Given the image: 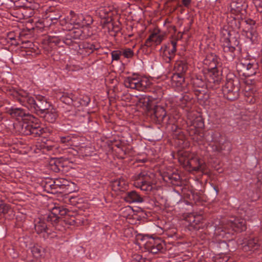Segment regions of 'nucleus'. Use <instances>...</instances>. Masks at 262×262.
I'll list each match as a JSON object with an SVG mask.
<instances>
[{
    "mask_svg": "<svg viewBox=\"0 0 262 262\" xmlns=\"http://www.w3.org/2000/svg\"><path fill=\"white\" fill-rule=\"evenodd\" d=\"M138 99L137 105V106L141 107L145 112L150 114V115H171V113H169L170 106L167 105L165 106L161 105L155 104L151 98L147 95H140L137 96Z\"/></svg>",
    "mask_w": 262,
    "mask_h": 262,
    "instance_id": "f257e3e1",
    "label": "nucleus"
},
{
    "mask_svg": "<svg viewBox=\"0 0 262 262\" xmlns=\"http://www.w3.org/2000/svg\"><path fill=\"white\" fill-rule=\"evenodd\" d=\"M179 162L183 164L188 171H199L204 169V165L201 163L200 159L193 154L187 151H183L179 153Z\"/></svg>",
    "mask_w": 262,
    "mask_h": 262,
    "instance_id": "f03ea898",
    "label": "nucleus"
},
{
    "mask_svg": "<svg viewBox=\"0 0 262 262\" xmlns=\"http://www.w3.org/2000/svg\"><path fill=\"white\" fill-rule=\"evenodd\" d=\"M240 82L238 79L235 76L233 77L227 78V81L222 88L224 97L228 100L234 101L239 96Z\"/></svg>",
    "mask_w": 262,
    "mask_h": 262,
    "instance_id": "7ed1b4c3",
    "label": "nucleus"
},
{
    "mask_svg": "<svg viewBox=\"0 0 262 262\" xmlns=\"http://www.w3.org/2000/svg\"><path fill=\"white\" fill-rule=\"evenodd\" d=\"M205 79L202 76H196L192 80V84L194 90L200 88L202 90L213 89L215 90L220 87L221 81L219 78L213 77L206 73Z\"/></svg>",
    "mask_w": 262,
    "mask_h": 262,
    "instance_id": "20e7f679",
    "label": "nucleus"
},
{
    "mask_svg": "<svg viewBox=\"0 0 262 262\" xmlns=\"http://www.w3.org/2000/svg\"><path fill=\"white\" fill-rule=\"evenodd\" d=\"M132 180L134 182V185L143 191L148 192L153 188L151 178L146 170L135 173L132 177Z\"/></svg>",
    "mask_w": 262,
    "mask_h": 262,
    "instance_id": "39448f33",
    "label": "nucleus"
},
{
    "mask_svg": "<svg viewBox=\"0 0 262 262\" xmlns=\"http://www.w3.org/2000/svg\"><path fill=\"white\" fill-rule=\"evenodd\" d=\"M138 239L142 242L140 244L144 245L145 249L152 254L159 253L163 248L164 243L161 238H154L147 235H139Z\"/></svg>",
    "mask_w": 262,
    "mask_h": 262,
    "instance_id": "423d86ee",
    "label": "nucleus"
},
{
    "mask_svg": "<svg viewBox=\"0 0 262 262\" xmlns=\"http://www.w3.org/2000/svg\"><path fill=\"white\" fill-rule=\"evenodd\" d=\"M150 84V81L146 77H142L136 75L127 77L124 81L125 87L140 91H144Z\"/></svg>",
    "mask_w": 262,
    "mask_h": 262,
    "instance_id": "0eeeda50",
    "label": "nucleus"
},
{
    "mask_svg": "<svg viewBox=\"0 0 262 262\" xmlns=\"http://www.w3.org/2000/svg\"><path fill=\"white\" fill-rule=\"evenodd\" d=\"M203 64L204 68L207 70L206 74L214 78H219V80L221 81V76L217 68V66L219 64V58L216 55L213 53L207 54L203 61Z\"/></svg>",
    "mask_w": 262,
    "mask_h": 262,
    "instance_id": "6e6552de",
    "label": "nucleus"
},
{
    "mask_svg": "<svg viewBox=\"0 0 262 262\" xmlns=\"http://www.w3.org/2000/svg\"><path fill=\"white\" fill-rule=\"evenodd\" d=\"M238 70L243 72V74L250 77L254 75L258 70V65L255 62H250L246 59L242 60L236 66Z\"/></svg>",
    "mask_w": 262,
    "mask_h": 262,
    "instance_id": "1a4fd4ad",
    "label": "nucleus"
},
{
    "mask_svg": "<svg viewBox=\"0 0 262 262\" xmlns=\"http://www.w3.org/2000/svg\"><path fill=\"white\" fill-rule=\"evenodd\" d=\"M92 34L89 28H81L74 27L70 30L68 33V37H72L74 40L81 39L83 40L89 37Z\"/></svg>",
    "mask_w": 262,
    "mask_h": 262,
    "instance_id": "9d476101",
    "label": "nucleus"
},
{
    "mask_svg": "<svg viewBox=\"0 0 262 262\" xmlns=\"http://www.w3.org/2000/svg\"><path fill=\"white\" fill-rule=\"evenodd\" d=\"M234 39V43L233 46L232 45L231 40L228 38L225 39V42L223 45V51L224 53V56L227 59L229 60H233L235 56V46H237L239 41L235 38H232V40Z\"/></svg>",
    "mask_w": 262,
    "mask_h": 262,
    "instance_id": "9b49d317",
    "label": "nucleus"
},
{
    "mask_svg": "<svg viewBox=\"0 0 262 262\" xmlns=\"http://www.w3.org/2000/svg\"><path fill=\"white\" fill-rule=\"evenodd\" d=\"M211 141L212 144L211 148L213 151L221 153L225 150L228 143L222 142L223 139L222 136L219 132H214L212 134Z\"/></svg>",
    "mask_w": 262,
    "mask_h": 262,
    "instance_id": "f8f14e48",
    "label": "nucleus"
},
{
    "mask_svg": "<svg viewBox=\"0 0 262 262\" xmlns=\"http://www.w3.org/2000/svg\"><path fill=\"white\" fill-rule=\"evenodd\" d=\"M95 12L96 15L101 19L100 23L103 27L112 20L111 9L109 7L100 6L96 10Z\"/></svg>",
    "mask_w": 262,
    "mask_h": 262,
    "instance_id": "ddd939ff",
    "label": "nucleus"
},
{
    "mask_svg": "<svg viewBox=\"0 0 262 262\" xmlns=\"http://www.w3.org/2000/svg\"><path fill=\"white\" fill-rule=\"evenodd\" d=\"M225 228H230L235 232H241L247 229L246 221L239 217L232 218L227 222Z\"/></svg>",
    "mask_w": 262,
    "mask_h": 262,
    "instance_id": "4468645a",
    "label": "nucleus"
},
{
    "mask_svg": "<svg viewBox=\"0 0 262 262\" xmlns=\"http://www.w3.org/2000/svg\"><path fill=\"white\" fill-rule=\"evenodd\" d=\"M193 95L192 93L189 92H185L182 94L181 96L180 97L179 100L181 102V106H179L178 108V114H184V112H181L180 110H185L186 112L188 111V107L192 103L193 99Z\"/></svg>",
    "mask_w": 262,
    "mask_h": 262,
    "instance_id": "2eb2a0df",
    "label": "nucleus"
},
{
    "mask_svg": "<svg viewBox=\"0 0 262 262\" xmlns=\"http://www.w3.org/2000/svg\"><path fill=\"white\" fill-rule=\"evenodd\" d=\"M8 94L12 96L14 98L17 100L20 103L24 104L26 102V99L29 94L26 91L11 88L7 90Z\"/></svg>",
    "mask_w": 262,
    "mask_h": 262,
    "instance_id": "dca6fc26",
    "label": "nucleus"
},
{
    "mask_svg": "<svg viewBox=\"0 0 262 262\" xmlns=\"http://www.w3.org/2000/svg\"><path fill=\"white\" fill-rule=\"evenodd\" d=\"M186 221L189 223L188 226L194 230H199L203 228V216L201 215L190 214L186 218Z\"/></svg>",
    "mask_w": 262,
    "mask_h": 262,
    "instance_id": "f3484780",
    "label": "nucleus"
},
{
    "mask_svg": "<svg viewBox=\"0 0 262 262\" xmlns=\"http://www.w3.org/2000/svg\"><path fill=\"white\" fill-rule=\"evenodd\" d=\"M177 40L173 39L171 40L170 43L165 47L163 51V55L168 59L166 62H169L173 58L175 53L177 51ZM167 60V59H165Z\"/></svg>",
    "mask_w": 262,
    "mask_h": 262,
    "instance_id": "a211bd4d",
    "label": "nucleus"
},
{
    "mask_svg": "<svg viewBox=\"0 0 262 262\" xmlns=\"http://www.w3.org/2000/svg\"><path fill=\"white\" fill-rule=\"evenodd\" d=\"M247 5L244 0H232L230 4V12L233 14H238L245 10Z\"/></svg>",
    "mask_w": 262,
    "mask_h": 262,
    "instance_id": "6ab92c4d",
    "label": "nucleus"
},
{
    "mask_svg": "<svg viewBox=\"0 0 262 262\" xmlns=\"http://www.w3.org/2000/svg\"><path fill=\"white\" fill-rule=\"evenodd\" d=\"M36 98L39 102H41V101H43V103H44L43 105H39V110L41 113H45L46 115H53L55 113V110H53V108H51L50 111H49V107L51 106L47 102V99L45 97L38 95L36 96Z\"/></svg>",
    "mask_w": 262,
    "mask_h": 262,
    "instance_id": "aec40b11",
    "label": "nucleus"
},
{
    "mask_svg": "<svg viewBox=\"0 0 262 262\" xmlns=\"http://www.w3.org/2000/svg\"><path fill=\"white\" fill-rule=\"evenodd\" d=\"M164 35L159 34L157 33H153L151 34L148 38L146 40L144 46L150 47L154 43L158 45L162 41L164 38Z\"/></svg>",
    "mask_w": 262,
    "mask_h": 262,
    "instance_id": "412c9836",
    "label": "nucleus"
},
{
    "mask_svg": "<svg viewBox=\"0 0 262 262\" xmlns=\"http://www.w3.org/2000/svg\"><path fill=\"white\" fill-rule=\"evenodd\" d=\"M163 178L164 181L167 183H170L176 186L181 185L182 182L181 177L177 173L173 172L172 173L165 174Z\"/></svg>",
    "mask_w": 262,
    "mask_h": 262,
    "instance_id": "4be33fe9",
    "label": "nucleus"
},
{
    "mask_svg": "<svg viewBox=\"0 0 262 262\" xmlns=\"http://www.w3.org/2000/svg\"><path fill=\"white\" fill-rule=\"evenodd\" d=\"M245 24L248 26L247 27H246V28L247 29V30L246 31V35L248 38H251L252 35V32L253 30V26L255 25V21L251 19H247L245 20H242L241 21L238 20V24H236V25L238 28H240L241 26Z\"/></svg>",
    "mask_w": 262,
    "mask_h": 262,
    "instance_id": "5701e85b",
    "label": "nucleus"
},
{
    "mask_svg": "<svg viewBox=\"0 0 262 262\" xmlns=\"http://www.w3.org/2000/svg\"><path fill=\"white\" fill-rule=\"evenodd\" d=\"M193 93L200 104L204 105L207 102L209 96L206 91V89L194 90Z\"/></svg>",
    "mask_w": 262,
    "mask_h": 262,
    "instance_id": "b1692460",
    "label": "nucleus"
},
{
    "mask_svg": "<svg viewBox=\"0 0 262 262\" xmlns=\"http://www.w3.org/2000/svg\"><path fill=\"white\" fill-rule=\"evenodd\" d=\"M124 200L129 203H142L143 202V198L135 190L127 192L124 197Z\"/></svg>",
    "mask_w": 262,
    "mask_h": 262,
    "instance_id": "393cba45",
    "label": "nucleus"
},
{
    "mask_svg": "<svg viewBox=\"0 0 262 262\" xmlns=\"http://www.w3.org/2000/svg\"><path fill=\"white\" fill-rule=\"evenodd\" d=\"M188 68V63L184 58L177 61L174 66L176 73L184 75L187 71Z\"/></svg>",
    "mask_w": 262,
    "mask_h": 262,
    "instance_id": "a878e982",
    "label": "nucleus"
},
{
    "mask_svg": "<svg viewBox=\"0 0 262 262\" xmlns=\"http://www.w3.org/2000/svg\"><path fill=\"white\" fill-rule=\"evenodd\" d=\"M34 229L37 234L47 232L48 229L45 221L40 218L34 221Z\"/></svg>",
    "mask_w": 262,
    "mask_h": 262,
    "instance_id": "bb28decb",
    "label": "nucleus"
},
{
    "mask_svg": "<svg viewBox=\"0 0 262 262\" xmlns=\"http://www.w3.org/2000/svg\"><path fill=\"white\" fill-rule=\"evenodd\" d=\"M184 81V75L177 73H174L171 78V85L174 87L179 88L181 86Z\"/></svg>",
    "mask_w": 262,
    "mask_h": 262,
    "instance_id": "cd10ccee",
    "label": "nucleus"
},
{
    "mask_svg": "<svg viewBox=\"0 0 262 262\" xmlns=\"http://www.w3.org/2000/svg\"><path fill=\"white\" fill-rule=\"evenodd\" d=\"M82 47L88 54L92 53L95 50H97L100 48V46L98 43L88 42H83Z\"/></svg>",
    "mask_w": 262,
    "mask_h": 262,
    "instance_id": "c85d7f7f",
    "label": "nucleus"
},
{
    "mask_svg": "<svg viewBox=\"0 0 262 262\" xmlns=\"http://www.w3.org/2000/svg\"><path fill=\"white\" fill-rule=\"evenodd\" d=\"M69 212V211L63 207L55 206L52 209V211L49 213V214L56 216H64L67 215L70 216V214H68Z\"/></svg>",
    "mask_w": 262,
    "mask_h": 262,
    "instance_id": "c756f323",
    "label": "nucleus"
},
{
    "mask_svg": "<svg viewBox=\"0 0 262 262\" xmlns=\"http://www.w3.org/2000/svg\"><path fill=\"white\" fill-rule=\"evenodd\" d=\"M113 187L116 191H123L126 188V181L123 178H119L113 182Z\"/></svg>",
    "mask_w": 262,
    "mask_h": 262,
    "instance_id": "7c9ffc66",
    "label": "nucleus"
},
{
    "mask_svg": "<svg viewBox=\"0 0 262 262\" xmlns=\"http://www.w3.org/2000/svg\"><path fill=\"white\" fill-rule=\"evenodd\" d=\"M260 245V242L257 237H251L248 240L245 246L247 247L249 250H253L257 249Z\"/></svg>",
    "mask_w": 262,
    "mask_h": 262,
    "instance_id": "2f4dec72",
    "label": "nucleus"
},
{
    "mask_svg": "<svg viewBox=\"0 0 262 262\" xmlns=\"http://www.w3.org/2000/svg\"><path fill=\"white\" fill-rule=\"evenodd\" d=\"M77 97L72 93H64L60 98V100L63 103L70 104L72 102L76 101Z\"/></svg>",
    "mask_w": 262,
    "mask_h": 262,
    "instance_id": "473e14b6",
    "label": "nucleus"
},
{
    "mask_svg": "<svg viewBox=\"0 0 262 262\" xmlns=\"http://www.w3.org/2000/svg\"><path fill=\"white\" fill-rule=\"evenodd\" d=\"M133 209L130 206L122 208L119 210V215L124 218L130 219L132 216Z\"/></svg>",
    "mask_w": 262,
    "mask_h": 262,
    "instance_id": "72a5a7b5",
    "label": "nucleus"
},
{
    "mask_svg": "<svg viewBox=\"0 0 262 262\" xmlns=\"http://www.w3.org/2000/svg\"><path fill=\"white\" fill-rule=\"evenodd\" d=\"M82 18L81 28H89L93 22V17L90 15L82 14Z\"/></svg>",
    "mask_w": 262,
    "mask_h": 262,
    "instance_id": "f704fd0d",
    "label": "nucleus"
},
{
    "mask_svg": "<svg viewBox=\"0 0 262 262\" xmlns=\"http://www.w3.org/2000/svg\"><path fill=\"white\" fill-rule=\"evenodd\" d=\"M82 14L73 15L70 20V24L74 25V27L77 26V27H81L82 23Z\"/></svg>",
    "mask_w": 262,
    "mask_h": 262,
    "instance_id": "c9c22d12",
    "label": "nucleus"
},
{
    "mask_svg": "<svg viewBox=\"0 0 262 262\" xmlns=\"http://www.w3.org/2000/svg\"><path fill=\"white\" fill-rule=\"evenodd\" d=\"M46 220L48 222L51 223L53 226H56L61 221L59 216H56L53 214H48Z\"/></svg>",
    "mask_w": 262,
    "mask_h": 262,
    "instance_id": "e433bc0d",
    "label": "nucleus"
},
{
    "mask_svg": "<svg viewBox=\"0 0 262 262\" xmlns=\"http://www.w3.org/2000/svg\"><path fill=\"white\" fill-rule=\"evenodd\" d=\"M33 256L36 258L40 257L43 253L42 248L38 245H35L31 248Z\"/></svg>",
    "mask_w": 262,
    "mask_h": 262,
    "instance_id": "4c0bfd02",
    "label": "nucleus"
},
{
    "mask_svg": "<svg viewBox=\"0 0 262 262\" xmlns=\"http://www.w3.org/2000/svg\"><path fill=\"white\" fill-rule=\"evenodd\" d=\"M30 134L35 137H40L44 133L43 129L39 127H31L30 129Z\"/></svg>",
    "mask_w": 262,
    "mask_h": 262,
    "instance_id": "58836bf2",
    "label": "nucleus"
},
{
    "mask_svg": "<svg viewBox=\"0 0 262 262\" xmlns=\"http://www.w3.org/2000/svg\"><path fill=\"white\" fill-rule=\"evenodd\" d=\"M62 39L63 37L60 36L49 35L48 40L49 43H53L56 45H58Z\"/></svg>",
    "mask_w": 262,
    "mask_h": 262,
    "instance_id": "ea45409f",
    "label": "nucleus"
},
{
    "mask_svg": "<svg viewBox=\"0 0 262 262\" xmlns=\"http://www.w3.org/2000/svg\"><path fill=\"white\" fill-rule=\"evenodd\" d=\"M51 169L55 172H58L61 170V168H63L62 163L59 161L56 160L54 162V164H51Z\"/></svg>",
    "mask_w": 262,
    "mask_h": 262,
    "instance_id": "a19ab883",
    "label": "nucleus"
},
{
    "mask_svg": "<svg viewBox=\"0 0 262 262\" xmlns=\"http://www.w3.org/2000/svg\"><path fill=\"white\" fill-rule=\"evenodd\" d=\"M42 149L44 150H46L47 151L50 152H54L57 149V147L53 144H49L47 143H45L41 145Z\"/></svg>",
    "mask_w": 262,
    "mask_h": 262,
    "instance_id": "79ce46f5",
    "label": "nucleus"
},
{
    "mask_svg": "<svg viewBox=\"0 0 262 262\" xmlns=\"http://www.w3.org/2000/svg\"><path fill=\"white\" fill-rule=\"evenodd\" d=\"M90 101V97L86 95H82L79 98V103L81 105L87 106Z\"/></svg>",
    "mask_w": 262,
    "mask_h": 262,
    "instance_id": "37998d69",
    "label": "nucleus"
},
{
    "mask_svg": "<svg viewBox=\"0 0 262 262\" xmlns=\"http://www.w3.org/2000/svg\"><path fill=\"white\" fill-rule=\"evenodd\" d=\"M10 211H12V209L10 207L9 205L6 204H0V212L3 214H6Z\"/></svg>",
    "mask_w": 262,
    "mask_h": 262,
    "instance_id": "c03bdc74",
    "label": "nucleus"
},
{
    "mask_svg": "<svg viewBox=\"0 0 262 262\" xmlns=\"http://www.w3.org/2000/svg\"><path fill=\"white\" fill-rule=\"evenodd\" d=\"M10 115H29L24 112L23 110L20 108L15 107L11 108L10 110Z\"/></svg>",
    "mask_w": 262,
    "mask_h": 262,
    "instance_id": "a18cd8bd",
    "label": "nucleus"
},
{
    "mask_svg": "<svg viewBox=\"0 0 262 262\" xmlns=\"http://www.w3.org/2000/svg\"><path fill=\"white\" fill-rule=\"evenodd\" d=\"M134 54L133 51L130 48H126L122 52V55L127 58L133 57Z\"/></svg>",
    "mask_w": 262,
    "mask_h": 262,
    "instance_id": "49530a36",
    "label": "nucleus"
},
{
    "mask_svg": "<svg viewBox=\"0 0 262 262\" xmlns=\"http://www.w3.org/2000/svg\"><path fill=\"white\" fill-rule=\"evenodd\" d=\"M122 52L120 50H115L112 52L111 55L112 60L118 61L120 59Z\"/></svg>",
    "mask_w": 262,
    "mask_h": 262,
    "instance_id": "de8ad7c7",
    "label": "nucleus"
},
{
    "mask_svg": "<svg viewBox=\"0 0 262 262\" xmlns=\"http://www.w3.org/2000/svg\"><path fill=\"white\" fill-rule=\"evenodd\" d=\"M253 2L258 12L262 13V0H253Z\"/></svg>",
    "mask_w": 262,
    "mask_h": 262,
    "instance_id": "09e8293b",
    "label": "nucleus"
},
{
    "mask_svg": "<svg viewBox=\"0 0 262 262\" xmlns=\"http://www.w3.org/2000/svg\"><path fill=\"white\" fill-rule=\"evenodd\" d=\"M74 40L72 37H68L67 34L64 38L63 37L62 41L66 45L71 46L73 45L74 43Z\"/></svg>",
    "mask_w": 262,
    "mask_h": 262,
    "instance_id": "8fccbe9b",
    "label": "nucleus"
},
{
    "mask_svg": "<svg viewBox=\"0 0 262 262\" xmlns=\"http://www.w3.org/2000/svg\"><path fill=\"white\" fill-rule=\"evenodd\" d=\"M133 262H150L148 259L143 258L140 255H135Z\"/></svg>",
    "mask_w": 262,
    "mask_h": 262,
    "instance_id": "3c124183",
    "label": "nucleus"
},
{
    "mask_svg": "<svg viewBox=\"0 0 262 262\" xmlns=\"http://www.w3.org/2000/svg\"><path fill=\"white\" fill-rule=\"evenodd\" d=\"M196 121H198L199 123L197 124V125H199L200 127H202V126L204 125V122L202 119V116H196L195 117V120H194L192 124L194 125L195 122Z\"/></svg>",
    "mask_w": 262,
    "mask_h": 262,
    "instance_id": "603ef678",
    "label": "nucleus"
},
{
    "mask_svg": "<svg viewBox=\"0 0 262 262\" xmlns=\"http://www.w3.org/2000/svg\"><path fill=\"white\" fill-rule=\"evenodd\" d=\"M78 220L74 216H71V217L69 220L68 219H66V222L67 224L74 225L75 224H78Z\"/></svg>",
    "mask_w": 262,
    "mask_h": 262,
    "instance_id": "864d4df0",
    "label": "nucleus"
},
{
    "mask_svg": "<svg viewBox=\"0 0 262 262\" xmlns=\"http://www.w3.org/2000/svg\"><path fill=\"white\" fill-rule=\"evenodd\" d=\"M8 38L14 41L11 42V44L15 45H18V43L16 41V39L14 36V34L13 32H10L8 34Z\"/></svg>",
    "mask_w": 262,
    "mask_h": 262,
    "instance_id": "5fc2aeb1",
    "label": "nucleus"
},
{
    "mask_svg": "<svg viewBox=\"0 0 262 262\" xmlns=\"http://www.w3.org/2000/svg\"><path fill=\"white\" fill-rule=\"evenodd\" d=\"M60 142L62 143H68L72 140V137L70 136L60 137Z\"/></svg>",
    "mask_w": 262,
    "mask_h": 262,
    "instance_id": "6e6d98bb",
    "label": "nucleus"
},
{
    "mask_svg": "<svg viewBox=\"0 0 262 262\" xmlns=\"http://www.w3.org/2000/svg\"><path fill=\"white\" fill-rule=\"evenodd\" d=\"M26 102H28L29 104L31 105L33 104L35 105L36 100H35L34 98H33L32 97L30 96L29 95L26 99Z\"/></svg>",
    "mask_w": 262,
    "mask_h": 262,
    "instance_id": "4d7b16f0",
    "label": "nucleus"
},
{
    "mask_svg": "<svg viewBox=\"0 0 262 262\" xmlns=\"http://www.w3.org/2000/svg\"><path fill=\"white\" fill-rule=\"evenodd\" d=\"M203 137V134L202 133H199L196 136H194L193 137H192V139L199 142L200 141H201Z\"/></svg>",
    "mask_w": 262,
    "mask_h": 262,
    "instance_id": "13d9d810",
    "label": "nucleus"
},
{
    "mask_svg": "<svg viewBox=\"0 0 262 262\" xmlns=\"http://www.w3.org/2000/svg\"><path fill=\"white\" fill-rule=\"evenodd\" d=\"M173 137L176 138H178V140H180L182 141H183V140H184V139L185 138L184 135L183 134L180 133H179L178 134L177 133H176L174 134Z\"/></svg>",
    "mask_w": 262,
    "mask_h": 262,
    "instance_id": "bf43d9fd",
    "label": "nucleus"
},
{
    "mask_svg": "<svg viewBox=\"0 0 262 262\" xmlns=\"http://www.w3.org/2000/svg\"><path fill=\"white\" fill-rule=\"evenodd\" d=\"M218 246L220 248L222 247L223 248L227 249L228 245L225 241H223L219 243Z\"/></svg>",
    "mask_w": 262,
    "mask_h": 262,
    "instance_id": "052dcab7",
    "label": "nucleus"
},
{
    "mask_svg": "<svg viewBox=\"0 0 262 262\" xmlns=\"http://www.w3.org/2000/svg\"><path fill=\"white\" fill-rule=\"evenodd\" d=\"M191 0H182V4L186 8H188L191 3Z\"/></svg>",
    "mask_w": 262,
    "mask_h": 262,
    "instance_id": "680f3d73",
    "label": "nucleus"
},
{
    "mask_svg": "<svg viewBox=\"0 0 262 262\" xmlns=\"http://www.w3.org/2000/svg\"><path fill=\"white\" fill-rule=\"evenodd\" d=\"M257 183L258 184H262V171L259 172L257 174Z\"/></svg>",
    "mask_w": 262,
    "mask_h": 262,
    "instance_id": "e2e57ef3",
    "label": "nucleus"
},
{
    "mask_svg": "<svg viewBox=\"0 0 262 262\" xmlns=\"http://www.w3.org/2000/svg\"><path fill=\"white\" fill-rule=\"evenodd\" d=\"M112 25L113 26V29L114 30V31H115L116 32H118L119 31H120L121 28H120L119 25H114L113 24H112Z\"/></svg>",
    "mask_w": 262,
    "mask_h": 262,
    "instance_id": "0e129e2a",
    "label": "nucleus"
},
{
    "mask_svg": "<svg viewBox=\"0 0 262 262\" xmlns=\"http://www.w3.org/2000/svg\"><path fill=\"white\" fill-rule=\"evenodd\" d=\"M151 117H154V118H157L158 119H159V118L161 117L162 120H163L164 118H166V117H168V119H169L170 116H150Z\"/></svg>",
    "mask_w": 262,
    "mask_h": 262,
    "instance_id": "69168bd1",
    "label": "nucleus"
},
{
    "mask_svg": "<svg viewBox=\"0 0 262 262\" xmlns=\"http://www.w3.org/2000/svg\"><path fill=\"white\" fill-rule=\"evenodd\" d=\"M44 103H43V101H41V102H39L37 100L35 103V106H36L37 107L39 108V105H43Z\"/></svg>",
    "mask_w": 262,
    "mask_h": 262,
    "instance_id": "338daca9",
    "label": "nucleus"
},
{
    "mask_svg": "<svg viewBox=\"0 0 262 262\" xmlns=\"http://www.w3.org/2000/svg\"><path fill=\"white\" fill-rule=\"evenodd\" d=\"M110 116H106V115H105V116H103V117L104 118L105 121L106 122H110L109 120H108V118H109Z\"/></svg>",
    "mask_w": 262,
    "mask_h": 262,
    "instance_id": "774afa93",
    "label": "nucleus"
}]
</instances>
